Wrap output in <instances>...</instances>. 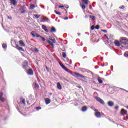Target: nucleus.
<instances>
[{
	"instance_id": "nucleus-1",
	"label": "nucleus",
	"mask_w": 128,
	"mask_h": 128,
	"mask_svg": "<svg viewBox=\"0 0 128 128\" xmlns=\"http://www.w3.org/2000/svg\"><path fill=\"white\" fill-rule=\"evenodd\" d=\"M120 42L122 44V48L128 50V38L122 37L120 39Z\"/></svg>"
},
{
	"instance_id": "nucleus-2",
	"label": "nucleus",
	"mask_w": 128,
	"mask_h": 128,
	"mask_svg": "<svg viewBox=\"0 0 128 128\" xmlns=\"http://www.w3.org/2000/svg\"><path fill=\"white\" fill-rule=\"evenodd\" d=\"M31 34H32V36L33 38H38L39 40H43V42H44L46 40V39H44V38L43 37H42L40 35H38V34H36L34 32H31Z\"/></svg>"
},
{
	"instance_id": "nucleus-3",
	"label": "nucleus",
	"mask_w": 128,
	"mask_h": 128,
	"mask_svg": "<svg viewBox=\"0 0 128 128\" xmlns=\"http://www.w3.org/2000/svg\"><path fill=\"white\" fill-rule=\"evenodd\" d=\"M72 76H76L77 78H84V76L76 72H74L72 74Z\"/></svg>"
},
{
	"instance_id": "nucleus-4",
	"label": "nucleus",
	"mask_w": 128,
	"mask_h": 128,
	"mask_svg": "<svg viewBox=\"0 0 128 128\" xmlns=\"http://www.w3.org/2000/svg\"><path fill=\"white\" fill-rule=\"evenodd\" d=\"M95 98L97 102H100V104H104V100H102V98L98 96L95 97Z\"/></svg>"
},
{
	"instance_id": "nucleus-5",
	"label": "nucleus",
	"mask_w": 128,
	"mask_h": 128,
	"mask_svg": "<svg viewBox=\"0 0 128 128\" xmlns=\"http://www.w3.org/2000/svg\"><path fill=\"white\" fill-rule=\"evenodd\" d=\"M26 72L29 76H32L34 74V71H32V68H29Z\"/></svg>"
},
{
	"instance_id": "nucleus-6",
	"label": "nucleus",
	"mask_w": 128,
	"mask_h": 128,
	"mask_svg": "<svg viewBox=\"0 0 128 128\" xmlns=\"http://www.w3.org/2000/svg\"><path fill=\"white\" fill-rule=\"evenodd\" d=\"M2 92H0V100L2 102H6V98H2Z\"/></svg>"
},
{
	"instance_id": "nucleus-7",
	"label": "nucleus",
	"mask_w": 128,
	"mask_h": 128,
	"mask_svg": "<svg viewBox=\"0 0 128 128\" xmlns=\"http://www.w3.org/2000/svg\"><path fill=\"white\" fill-rule=\"evenodd\" d=\"M28 62L26 60L24 61V63L23 64L24 68H28Z\"/></svg>"
},
{
	"instance_id": "nucleus-8",
	"label": "nucleus",
	"mask_w": 128,
	"mask_h": 128,
	"mask_svg": "<svg viewBox=\"0 0 128 128\" xmlns=\"http://www.w3.org/2000/svg\"><path fill=\"white\" fill-rule=\"evenodd\" d=\"M16 48H17L18 50H22V52H24V50L22 48L20 47V46L18 45H16Z\"/></svg>"
},
{
	"instance_id": "nucleus-9",
	"label": "nucleus",
	"mask_w": 128,
	"mask_h": 128,
	"mask_svg": "<svg viewBox=\"0 0 128 128\" xmlns=\"http://www.w3.org/2000/svg\"><path fill=\"white\" fill-rule=\"evenodd\" d=\"M44 100L46 104H50V100L48 98H46Z\"/></svg>"
},
{
	"instance_id": "nucleus-10",
	"label": "nucleus",
	"mask_w": 128,
	"mask_h": 128,
	"mask_svg": "<svg viewBox=\"0 0 128 128\" xmlns=\"http://www.w3.org/2000/svg\"><path fill=\"white\" fill-rule=\"evenodd\" d=\"M121 114H128V111L124 110V109H122L120 112Z\"/></svg>"
},
{
	"instance_id": "nucleus-11",
	"label": "nucleus",
	"mask_w": 128,
	"mask_h": 128,
	"mask_svg": "<svg viewBox=\"0 0 128 128\" xmlns=\"http://www.w3.org/2000/svg\"><path fill=\"white\" fill-rule=\"evenodd\" d=\"M42 28L46 32H48V28L46 27V26L42 25Z\"/></svg>"
},
{
	"instance_id": "nucleus-12",
	"label": "nucleus",
	"mask_w": 128,
	"mask_h": 128,
	"mask_svg": "<svg viewBox=\"0 0 128 128\" xmlns=\"http://www.w3.org/2000/svg\"><path fill=\"white\" fill-rule=\"evenodd\" d=\"M10 2L11 4H14V6H16V4H18V2L16 0H10Z\"/></svg>"
},
{
	"instance_id": "nucleus-13",
	"label": "nucleus",
	"mask_w": 128,
	"mask_h": 128,
	"mask_svg": "<svg viewBox=\"0 0 128 128\" xmlns=\"http://www.w3.org/2000/svg\"><path fill=\"white\" fill-rule=\"evenodd\" d=\"M114 44L116 46H120V42L116 40L114 42Z\"/></svg>"
},
{
	"instance_id": "nucleus-14",
	"label": "nucleus",
	"mask_w": 128,
	"mask_h": 128,
	"mask_svg": "<svg viewBox=\"0 0 128 128\" xmlns=\"http://www.w3.org/2000/svg\"><path fill=\"white\" fill-rule=\"evenodd\" d=\"M19 44L21 46H26V44L22 42V40H20L19 41Z\"/></svg>"
},
{
	"instance_id": "nucleus-15",
	"label": "nucleus",
	"mask_w": 128,
	"mask_h": 128,
	"mask_svg": "<svg viewBox=\"0 0 128 128\" xmlns=\"http://www.w3.org/2000/svg\"><path fill=\"white\" fill-rule=\"evenodd\" d=\"M95 116L96 118H100L101 115H100V112H97L95 113Z\"/></svg>"
},
{
	"instance_id": "nucleus-16",
	"label": "nucleus",
	"mask_w": 128,
	"mask_h": 128,
	"mask_svg": "<svg viewBox=\"0 0 128 128\" xmlns=\"http://www.w3.org/2000/svg\"><path fill=\"white\" fill-rule=\"evenodd\" d=\"M47 20H48V18L46 17H43L41 22H47Z\"/></svg>"
},
{
	"instance_id": "nucleus-17",
	"label": "nucleus",
	"mask_w": 128,
	"mask_h": 128,
	"mask_svg": "<svg viewBox=\"0 0 128 128\" xmlns=\"http://www.w3.org/2000/svg\"><path fill=\"white\" fill-rule=\"evenodd\" d=\"M60 66H62V68L64 69V70H66V72H68V68H66V66H64V64H60Z\"/></svg>"
},
{
	"instance_id": "nucleus-18",
	"label": "nucleus",
	"mask_w": 128,
	"mask_h": 128,
	"mask_svg": "<svg viewBox=\"0 0 128 128\" xmlns=\"http://www.w3.org/2000/svg\"><path fill=\"white\" fill-rule=\"evenodd\" d=\"M49 40H51L53 44H56V40L54 39H52V36H49Z\"/></svg>"
},
{
	"instance_id": "nucleus-19",
	"label": "nucleus",
	"mask_w": 128,
	"mask_h": 128,
	"mask_svg": "<svg viewBox=\"0 0 128 128\" xmlns=\"http://www.w3.org/2000/svg\"><path fill=\"white\" fill-rule=\"evenodd\" d=\"M108 104L109 106H114V102H112V101H109L108 103Z\"/></svg>"
},
{
	"instance_id": "nucleus-20",
	"label": "nucleus",
	"mask_w": 128,
	"mask_h": 128,
	"mask_svg": "<svg viewBox=\"0 0 128 128\" xmlns=\"http://www.w3.org/2000/svg\"><path fill=\"white\" fill-rule=\"evenodd\" d=\"M57 88L58 90H62V85H60V82L57 83Z\"/></svg>"
},
{
	"instance_id": "nucleus-21",
	"label": "nucleus",
	"mask_w": 128,
	"mask_h": 128,
	"mask_svg": "<svg viewBox=\"0 0 128 128\" xmlns=\"http://www.w3.org/2000/svg\"><path fill=\"white\" fill-rule=\"evenodd\" d=\"M82 1L83 2V4H86V6H88V0H82Z\"/></svg>"
},
{
	"instance_id": "nucleus-22",
	"label": "nucleus",
	"mask_w": 128,
	"mask_h": 128,
	"mask_svg": "<svg viewBox=\"0 0 128 128\" xmlns=\"http://www.w3.org/2000/svg\"><path fill=\"white\" fill-rule=\"evenodd\" d=\"M50 32H56V28H54V27H52L51 28Z\"/></svg>"
},
{
	"instance_id": "nucleus-23",
	"label": "nucleus",
	"mask_w": 128,
	"mask_h": 128,
	"mask_svg": "<svg viewBox=\"0 0 128 128\" xmlns=\"http://www.w3.org/2000/svg\"><path fill=\"white\" fill-rule=\"evenodd\" d=\"M88 110L86 106H83L82 108V112H86Z\"/></svg>"
},
{
	"instance_id": "nucleus-24",
	"label": "nucleus",
	"mask_w": 128,
	"mask_h": 128,
	"mask_svg": "<svg viewBox=\"0 0 128 128\" xmlns=\"http://www.w3.org/2000/svg\"><path fill=\"white\" fill-rule=\"evenodd\" d=\"M98 80L99 84H102V79H100V78H98Z\"/></svg>"
},
{
	"instance_id": "nucleus-25",
	"label": "nucleus",
	"mask_w": 128,
	"mask_h": 128,
	"mask_svg": "<svg viewBox=\"0 0 128 128\" xmlns=\"http://www.w3.org/2000/svg\"><path fill=\"white\" fill-rule=\"evenodd\" d=\"M34 88H38V83H34Z\"/></svg>"
},
{
	"instance_id": "nucleus-26",
	"label": "nucleus",
	"mask_w": 128,
	"mask_h": 128,
	"mask_svg": "<svg viewBox=\"0 0 128 128\" xmlns=\"http://www.w3.org/2000/svg\"><path fill=\"white\" fill-rule=\"evenodd\" d=\"M21 102L24 104H26V100L24 98H22Z\"/></svg>"
},
{
	"instance_id": "nucleus-27",
	"label": "nucleus",
	"mask_w": 128,
	"mask_h": 128,
	"mask_svg": "<svg viewBox=\"0 0 128 128\" xmlns=\"http://www.w3.org/2000/svg\"><path fill=\"white\" fill-rule=\"evenodd\" d=\"M62 56L64 58H66V54L64 52H63L62 53Z\"/></svg>"
},
{
	"instance_id": "nucleus-28",
	"label": "nucleus",
	"mask_w": 128,
	"mask_h": 128,
	"mask_svg": "<svg viewBox=\"0 0 128 128\" xmlns=\"http://www.w3.org/2000/svg\"><path fill=\"white\" fill-rule=\"evenodd\" d=\"M36 8V6H34V4H32L30 6V10H34Z\"/></svg>"
},
{
	"instance_id": "nucleus-29",
	"label": "nucleus",
	"mask_w": 128,
	"mask_h": 128,
	"mask_svg": "<svg viewBox=\"0 0 128 128\" xmlns=\"http://www.w3.org/2000/svg\"><path fill=\"white\" fill-rule=\"evenodd\" d=\"M54 12L56 13V14H58L59 16H60L62 14H60V12H58L56 10H54Z\"/></svg>"
},
{
	"instance_id": "nucleus-30",
	"label": "nucleus",
	"mask_w": 128,
	"mask_h": 128,
	"mask_svg": "<svg viewBox=\"0 0 128 128\" xmlns=\"http://www.w3.org/2000/svg\"><path fill=\"white\" fill-rule=\"evenodd\" d=\"M2 46L3 48H7L6 44H2Z\"/></svg>"
},
{
	"instance_id": "nucleus-31",
	"label": "nucleus",
	"mask_w": 128,
	"mask_h": 128,
	"mask_svg": "<svg viewBox=\"0 0 128 128\" xmlns=\"http://www.w3.org/2000/svg\"><path fill=\"white\" fill-rule=\"evenodd\" d=\"M124 56H126V58H128V52H126L124 54Z\"/></svg>"
},
{
	"instance_id": "nucleus-32",
	"label": "nucleus",
	"mask_w": 128,
	"mask_h": 128,
	"mask_svg": "<svg viewBox=\"0 0 128 128\" xmlns=\"http://www.w3.org/2000/svg\"><path fill=\"white\" fill-rule=\"evenodd\" d=\"M90 18H92V20H96V17L94 16H90Z\"/></svg>"
},
{
	"instance_id": "nucleus-33",
	"label": "nucleus",
	"mask_w": 128,
	"mask_h": 128,
	"mask_svg": "<svg viewBox=\"0 0 128 128\" xmlns=\"http://www.w3.org/2000/svg\"><path fill=\"white\" fill-rule=\"evenodd\" d=\"M47 42H48V44H50V46H52L53 44L52 42H50V40H47Z\"/></svg>"
},
{
	"instance_id": "nucleus-34",
	"label": "nucleus",
	"mask_w": 128,
	"mask_h": 128,
	"mask_svg": "<svg viewBox=\"0 0 128 128\" xmlns=\"http://www.w3.org/2000/svg\"><path fill=\"white\" fill-rule=\"evenodd\" d=\"M34 52H39V50H38V49L36 48H34Z\"/></svg>"
},
{
	"instance_id": "nucleus-35",
	"label": "nucleus",
	"mask_w": 128,
	"mask_h": 128,
	"mask_svg": "<svg viewBox=\"0 0 128 128\" xmlns=\"http://www.w3.org/2000/svg\"><path fill=\"white\" fill-rule=\"evenodd\" d=\"M26 7L24 6H23L21 8H20V10H25Z\"/></svg>"
},
{
	"instance_id": "nucleus-36",
	"label": "nucleus",
	"mask_w": 128,
	"mask_h": 128,
	"mask_svg": "<svg viewBox=\"0 0 128 128\" xmlns=\"http://www.w3.org/2000/svg\"><path fill=\"white\" fill-rule=\"evenodd\" d=\"M119 8H120V10H124V6H120Z\"/></svg>"
},
{
	"instance_id": "nucleus-37",
	"label": "nucleus",
	"mask_w": 128,
	"mask_h": 128,
	"mask_svg": "<svg viewBox=\"0 0 128 128\" xmlns=\"http://www.w3.org/2000/svg\"><path fill=\"white\" fill-rule=\"evenodd\" d=\"M80 6L83 10H84V8H86V5L82 4V5H80Z\"/></svg>"
},
{
	"instance_id": "nucleus-38",
	"label": "nucleus",
	"mask_w": 128,
	"mask_h": 128,
	"mask_svg": "<svg viewBox=\"0 0 128 128\" xmlns=\"http://www.w3.org/2000/svg\"><path fill=\"white\" fill-rule=\"evenodd\" d=\"M34 16L36 18H39L40 16V15H38V14H35Z\"/></svg>"
},
{
	"instance_id": "nucleus-39",
	"label": "nucleus",
	"mask_w": 128,
	"mask_h": 128,
	"mask_svg": "<svg viewBox=\"0 0 128 128\" xmlns=\"http://www.w3.org/2000/svg\"><path fill=\"white\" fill-rule=\"evenodd\" d=\"M92 30H94V26H92L91 27Z\"/></svg>"
},
{
	"instance_id": "nucleus-40",
	"label": "nucleus",
	"mask_w": 128,
	"mask_h": 128,
	"mask_svg": "<svg viewBox=\"0 0 128 128\" xmlns=\"http://www.w3.org/2000/svg\"><path fill=\"white\" fill-rule=\"evenodd\" d=\"M95 28L96 30H99L100 29V26H96Z\"/></svg>"
},
{
	"instance_id": "nucleus-41",
	"label": "nucleus",
	"mask_w": 128,
	"mask_h": 128,
	"mask_svg": "<svg viewBox=\"0 0 128 128\" xmlns=\"http://www.w3.org/2000/svg\"><path fill=\"white\" fill-rule=\"evenodd\" d=\"M64 8H68L70 6H68V5H66L64 6Z\"/></svg>"
},
{
	"instance_id": "nucleus-42",
	"label": "nucleus",
	"mask_w": 128,
	"mask_h": 128,
	"mask_svg": "<svg viewBox=\"0 0 128 128\" xmlns=\"http://www.w3.org/2000/svg\"><path fill=\"white\" fill-rule=\"evenodd\" d=\"M24 12H26V10H22L21 11V14H24Z\"/></svg>"
},
{
	"instance_id": "nucleus-43",
	"label": "nucleus",
	"mask_w": 128,
	"mask_h": 128,
	"mask_svg": "<svg viewBox=\"0 0 128 128\" xmlns=\"http://www.w3.org/2000/svg\"><path fill=\"white\" fill-rule=\"evenodd\" d=\"M58 8H64V6H58Z\"/></svg>"
},
{
	"instance_id": "nucleus-44",
	"label": "nucleus",
	"mask_w": 128,
	"mask_h": 128,
	"mask_svg": "<svg viewBox=\"0 0 128 128\" xmlns=\"http://www.w3.org/2000/svg\"><path fill=\"white\" fill-rule=\"evenodd\" d=\"M42 108H40V107H36V110H40Z\"/></svg>"
},
{
	"instance_id": "nucleus-45",
	"label": "nucleus",
	"mask_w": 128,
	"mask_h": 128,
	"mask_svg": "<svg viewBox=\"0 0 128 128\" xmlns=\"http://www.w3.org/2000/svg\"><path fill=\"white\" fill-rule=\"evenodd\" d=\"M51 46H52V48H54V44H52L51 45Z\"/></svg>"
},
{
	"instance_id": "nucleus-46",
	"label": "nucleus",
	"mask_w": 128,
	"mask_h": 128,
	"mask_svg": "<svg viewBox=\"0 0 128 128\" xmlns=\"http://www.w3.org/2000/svg\"><path fill=\"white\" fill-rule=\"evenodd\" d=\"M118 106H116L115 107V110H118Z\"/></svg>"
},
{
	"instance_id": "nucleus-47",
	"label": "nucleus",
	"mask_w": 128,
	"mask_h": 128,
	"mask_svg": "<svg viewBox=\"0 0 128 128\" xmlns=\"http://www.w3.org/2000/svg\"><path fill=\"white\" fill-rule=\"evenodd\" d=\"M102 31H103L104 32H107V31L106 30H102Z\"/></svg>"
},
{
	"instance_id": "nucleus-48",
	"label": "nucleus",
	"mask_w": 128,
	"mask_h": 128,
	"mask_svg": "<svg viewBox=\"0 0 128 128\" xmlns=\"http://www.w3.org/2000/svg\"><path fill=\"white\" fill-rule=\"evenodd\" d=\"M120 88V90H124V88Z\"/></svg>"
},
{
	"instance_id": "nucleus-49",
	"label": "nucleus",
	"mask_w": 128,
	"mask_h": 128,
	"mask_svg": "<svg viewBox=\"0 0 128 128\" xmlns=\"http://www.w3.org/2000/svg\"><path fill=\"white\" fill-rule=\"evenodd\" d=\"M8 18L9 20H12V17L8 16Z\"/></svg>"
},
{
	"instance_id": "nucleus-50",
	"label": "nucleus",
	"mask_w": 128,
	"mask_h": 128,
	"mask_svg": "<svg viewBox=\"0 0 128 128\" xmlns=\"http://www.w3.org/2000/svg\"><path fill=\"white\" fill-rule=\"evenodd\" d=\"M126 118H127V120H128V114H127Z\"/></svg>"
},
{
	"instance_id": "nucleus-51",
	"label": "nucleus",
	"mask_w": 128,
	"mask_h": 128,
	"mask_svg": "<svg viewBox=\"0 0 128 128\" xmlns=\"http://www.w3.org/2000/svg\"><path fill=\"white\" fill-rule=\"evenodd\" d=\"M106 38H107V40H108V36H106Z\"/></svg>"
},
{
	"instance_id": "nucleus-52",
	"label": "nucleus",
	"mask_w": 128,
	"mask_h": 128,
	"mask_svg": "<svg viewBox=\"0 0 128 128\" xmlns=\"http://www.w3.org/2000/svg\"><path fill=\"white\" fill-rule=\"evenodd\" d=\"M125 92H128V91L126 90Z\"/></svg>"
},
{
	"instance_id": "nucleus-53",
	"label": "nucleus",
	"mask_w": 128,
	"mask_h": 128,
	"mask_svg": "<svg viewBox=\"0 0 128 128\" xmlns=\"http://www.w3.org/2000/svg\"><path fill=\"white\" fill-rule=\"evenodd\" d=\"M94 110L95 112H96V109H94Z\"/></svg>"
},
{
	"instance_id": "nucleus-54",
	"label": "nucleus",
	"mask_w": 128,
	"mask_h": 128,
	"mask_svg": "<svg viewBox=\"0 0 128 128\" xmlns=\"http://www.w3.org/2000/svg\"><path fill=\"white\" fill-rule=\"evenodd\" d=\"M82 88V86H80V87H79V88Z\"/></svg>"
},
{
	"instance_id": "nucleus-55",
	"label": "nucleus",
	"mask_w": 128,
	"mask_h": 128,
	"mask_svg": "<svg viewBox=\"0 0 128 128\" xmlns=\"http://www.w3.org/2000/svg\"><path fill=\"white\" fill-rule=\"evenodd\" d=\"M27 104H28V101H27Z\"/></svg>"
},
{
	"instance_id": "nucleus-56",
	"label": "nucleus",
	"mask_w": 128,
	"mask_h": 128,
	"mask_svg": "<svg viewBox=\"0 0 128 128\" xmlns=\"http://www.w3.org/2000/svg\"><path fill=\"white\" fill-rule=\"evenodd\" d=\"M46 68H48V66H46Z\"/></svg>"
},
{
	"instance_id": "nucleus-57",
	"label": "nucleus",
	"mask_w": 128,
	"mask_h": 128,
	"mask_svg": "<svg viewBox=\"0 0 128 128\" xmlns=\"http://www.w3.org/2000/svg\"><path fill=\"white\" fill-rule=\"evenodd\" d=\"M66 20H68V18H66Z\"/></svg>"
},
{
	"instance_id": "nucleus-58",
	"label": "nucleus",
	"mask_w": 128,
	"mask_h": 128,
	"mask_svg": "<svg viewBox=\"0 0 128 128\" xmlns=\"http://www.w3.org/2000/svg\"><path fill=\"white\" fill-rule=\"evenodd\" d=\"M66 20H68V18H66Z\"/></svg>"
},
{
	"instance_id": "nucleus-59",
	"label": "nucleus",
	"mask_w": 128,
	"mask_h": 128,
	"mask_svg": "<svg viewBox=\"0 0 128 128\" xmlns=\"http://www.w3.org/2000/svg\"><path fill=\"white\" fill-rule=\"evenodd\" d=\"M111 68H112V66H111Z\"/></svg>"
}]
</instances>
